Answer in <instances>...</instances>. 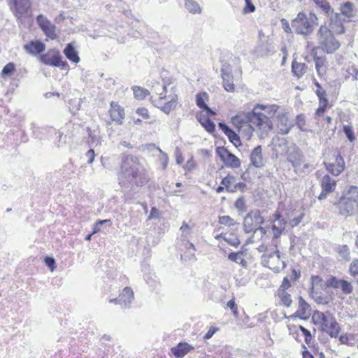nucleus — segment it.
Listing matches in <instances>:
<instances>
[{"label":"nucleus","mask_w":358,"mask_h":358,"mask_svg":"<svg viewBox=\"0 0 358 358\" xmlns=\"http://www.w3.org/2000/svg\"><path fill=\"white\" fill-rule=\"evenodd\" d=\"M338 253L340 257L345 261H349L350 259V249L346 245H340L338 248Z\"/></svg>","instance_id":"42"},{"label":"nucleus","mask_w":358,"mask_h":358,"mask_svg":"<svg viewBox=\"0 0 358 358\" xmlns=\"http://www.w3.org/2000/svg\"><path fill=\"white\" fill-rule=\"evenodd\" d=\"M245 6L243 8V13L245 14L253 13L255 10V6L252 3L251 0H245Z\"/></svg>","instance_id":"57"},{"label":"nucleus","mask_w":358,"mask_h":358,"mask_svg":"<svg viewBox=\"0 0 358 358\" xmlns=\"http://www.w3.org/2000/svg\"><path fill=\"white\" fill-rule=\"evenodd\" d=\"M235 207L239 211L240 213H243L246 211V205L243 198H238L235 202Z\"/></svg>","instance_id":"53"},{"label":"nucleus","mask_w":358,"mask_h":358,"mask_svg":"<svg viewBox=\"0 0 358 358\" xmlns=\"http://www.w3.org/2000/svg\"><path fill=\"white\" fill-rule=\"evenodd\" d=\"M322 187V192L318 196L319 200H323L326 199L327 196L333 192L336 186V181L331 178L329 175H324L321 180L320 183Z\"/></svg>","instance_id":"18"},{"label":"nucleus","mask_w":358,"mask_h":358,"mask_svg":"<svg viewBox=\"0 0 358 358\" xmlns=\"http://www.w3.org/2000/svg\"><path fill=\"white\" fill-rule=\"evenodd\" d=\"M287 161L291 164L294 173L299 176H303L308 173L310 165L301 150L294 143H292L286 151Z\"/></svg>","instance_id":"4"},{"label":"nucleus","mask_w":358,"mask_h":358,"mask_svg":"<svg viewBox=\"0 0 358 358\" xmlns=\"http://www.w3.org/2000/svg\"><path fill=\"white\" fill-rule=\"evenodd\" d=\"M45 45L40 41H32L24 45L25 51L31 55H36L45 50Z\"/></svg>","instance_id":"22"},{"label":"nucleus","mask_w":358,"mask_h":358,"mask_svg":"<svg viewBox=\"0 0 358 358\" xmlns=\"http://www.w3.org/2000/svg\"><path fill=\"white\" fill-rule=\"evenodd\" d=\"M341 280L338 279L336 276H330L326 282L325 286L328 288L338 289L340 287Z\"/></svg>","instance_id":"43"},{"label":"nucleus","mask_w":358,"mask_h":358,"mask_svg":"<svg viewBox=\"0 0 358 358\" xmlns=\"http://www.w3.org/2000/svg\"><path fill=\"white\" fill-rule=\"evenodd\" d=\"M313 60L315 64V69L319 76L325 75L327 69V62L325 56H313Z\"/></svg>","instance_id":"24"},{"label":"nucleus","mask_w":358,"mask_h":358,"mask_svg":"<svg viewBox=\"0 0 358 358\" xmlns=\"http://www.w3.org/2000/svg\"><path fill=\"white\" fill-rule=\"evenodd\" d=\"M89 138L92 144L97 145L101 143V137L99 135L95 133L90 132L89 134Z\"/></svg>","instance_id":"58"},{"label":"nucleus","mask_w":358,"mask_h":358,"mask_svg":"<svg viewBox=\"0 0 358 358\" xmlns=\"http://www.w3.org/2000/svg\"><path fill=\"white\" fill-rule=\"evenodd\" d=\"M45 265L50 268L52 271H53L55 268V259L51 257H46L45 259Z\"/></svg>","instance_id":"59"},{"label":"nucleus","mask_w":358,"mask_h":358,"mask_svg":"<svg viewBox=\"0 0 358 358\" xmlns=\"http://www.w3.org/2000/svg\"><path fill=\"white\" fill-rule=\"evenodd\" d=\"M278 296L284 306L286 307H289L291 306L292 302L291 295L286 291H278Z\"/></svg>","instance_id":"39"},{"label":"nucleus","mask_w":358,"mask_h":358,"mask_svg":"<svg viewBox=\"0 0 358 358\" xmlns=\"http://www.w3.org/2000/svg\"><path fill=\"white\" fill-rule=\"evenodd\" d=\"M14 15L20 20L22 16L27 14L31 8L29 0H8Z\"/></svg>","instance_id":"15"},{"label":"nucleus","mask_w":358,"mask_h":358,"mask_svg":"<svg viewBox=\"0 0 358 358\" xmlns=\"http://www.w3.org/2000/svg\"><path fill=\"white\" fill-rule=\"evenodd\" d=\"M343 131L349 141L353 142L355 140L354 131L351 126L344 125Z\"/></svg>","instance_id":"52"},{"label":"nucleus","mask_w":358,"mask_h":358,"mask_svg":"<svg viewBox=\"0 0 358 358\" xmlns=\"http://www.w3.org/2000/svg\"><path fill=\"white\" fill-rule=\"evenodd\" d=\"M109 112L112 121L115 122L117 124L121 125L124 118V108L119 104L111 102Z\"/></svg>","instance_id":"21"},{"label":"nucleus","mask_w":358,"mask_h":358,"mask_svg":"<svg viewBox=\"0 0 358 358\" xmlns=\"http://www.w3.org/2000/svg\"><path fill=\"white\" fill-rule=\"evenodd\" d=\"M262 264L274 271L279 273L281 269L286 267L285 262L280 260V254L278 250L270 253L265 252L262 255Z\"/></svg>","instance_id":"8"},{"label":"nucleus","mask_w":358,"mask_h":358,"mask_svg":"<svg viewBox=\"0 0 358 358\" xmlns=\"http://www.w3.org/2000/svg\"><path fill=\"white\" fill-rule=\"evenodd\" d=\"M317 24V17L314 13L304 12H299L291 23L296 34L304 36L311 34Z\"/></svg>","instance_id":"6"},{"label":"nucleus","mask_w":358,"mask_h":358,"mask_svg":"<svg viewBox=\"0 0 358 358\" xmlns=\"http://www.w3.org/2000/svg\"><path fill=\"white\" fill-rule=\"evenodd\" d=\"M349 273L358 285V259H354L349 266Z\"/></svg>","instance_id":"41"},{"label":"nucleus","mask_w":358,"mask_h":358,"mask_svg":"<svg viewBox=\"0 0 358 358\" xmlns=\"http://www.w3.org/2000/svg\"><path fill=\"white\" fill-rule=\"evenodd\" d=\"M180 230L185 236L189 235L191 232L190 227L185 222H183L182 226L180 228Z\"/></svg>","instance_id":"64"},{"label":"nucleus","mask_w":358,"mask_h":358,"mask_svg":"<svg viewBox=\"0 0 358 358\" xmlns=\"http://www.w3.org/2000/svg\"><path fill=\"white\" fill-rule=\"evenodd\" d=\"M136 113L138 114L139 115L142 116L145 119H148L150 117L148 110L145 108H137Z\"/></svg>","instance_id":"61"},{"label":"nucleus","mask_w":358,"mask_h":358,"mask_svg":"<svg viewBox=\"0 0 358 358\" xmlns=\"http://www.w3.org/2000/svg\"><path fill=\"white\" fill-rule=\"evenodd\" d=\"M221 76L222 78L226 77H233L231 73V68L229 64L224 63L222 64V69H221Z\"/></svg>","instance_id":"50"},{"label":"nucleus","mask_w":358,"mask_h":358,"mask_svg":"<svg viewBox=\"0 0 358 358\" xmlns=\"http://www.w3.org/2000/svg\"><path fill=\"white\" fill-rule=\"evenodd\" d=\"M264 218L259 210H250L245 217L243 230L246 234L252 233L259 225L264 224Z\"/></svg>","instance_id":"10"},{"label":"nucleus","mask_w":358,"mask_h":358,"mask_svg":"<svg viewBox=\"0 0 358 358\" xmlns=\"http://www.w3.org/2000/svg\"><path fill=\"white\" fill-rule=\"evenodd\" d=\"M254 51L257 55L263 57L264 55H268L271 52H273V46L272 45V43L268 41L265 42L262 41L255 47Z\"/></svg>","instance_id":"27"},{"label":"nucleus","mask_w":358,"mask_h":358,"mask_svg":"<svg viewBox=\"0 0 358 358\" xmlns=\"http://www.w3.org/2000/svg\"><path fill=\"white\" fill-rule=\"evenodd\" d=\"M296 124L302 131H306L305 116L303 114L298 115L296 117Z\"/></svg>","instance_id":"51"},{"label":"nucleus","mask_w":358,"mask_h":358,"mask_svg":"<svg viewBox=\"0 0 358 358\" xmlns=\"http://www.w3.org/2000/svg\"><path fill=\"white\" fill-rule=\"evenodd\" d=\"M208 99V94L203 92L201 93H198L196 95V106L201 108L203 109L204 108H207V104L206 103V101Z\"/></svg>","instance_id":"38"},{"label":"nucleus","mask_w":358,"mask_h":358,"mask_svg":"<svg viewBox=\"0 0 358 358\" xmlns=\"http://www.w3.org/2000/svg\"><path fill=\"white\" fill-rule=\"evenodd\" d=\"M278 108L275 104H257L251 112L247 113L248 120L255 124L262 134H268L273 129L271 118L275 115Z\"/></svg>","instance_id":"1"},{"label":"nucleus","mask_w":358,"mask_h":358,"mask_svg":"<svg viewBox=\"0 0 358 358\" xmlns=\"http://www.w3.org/2000/svg\"><path fill=\"white\" fill-rule=\"evenodd\" d=\"M322 279L318 275H313L311 277V287L309 290L310 296L318 304H327L329 300L327 296L317 287L322 286Z\"/></svg>","instance_id":"12"},{"label":"nucleus","mask_w":358,"mask_h":358,"mask_svg":"<svg viewBox=\"0 0 358 358\" xmlns=\"http://www.w3.org/2000/svg\"><path fill=\"white\" fill-rule=\"evenodd\" d=\"M40 59L41 62L46 65L59 67L63 70L69 69L67 62L62 60V57L57 50H49L46 53L41 55Z\"/></svg>","instance_id":"9"},{"label":"nucleus","mask_w":358,"mask_h":358,"mask_svg":"<svg viewBox=\"0 0 358 358\" xmlns=\"http://www.w3.org/2000/svg\"><path fill=\"white\" fill-rule=\"evenodd\" d=\"M185 8L192 14H200L202 12L201 7L195 0H185Z\"/></svg>","instance_id":"33"},{"label":"nucleus","mask_w":358,"mask_h":358,"mask_svg":"<svg viewBox=\"0 0 358 358\" xmlns=\"http://www.w3.org/2000/svg\"><path fill=\"white\" fill-rule=\"evenodd\" d=\"M224 239L229 244H230L231 245H233L234 247H238L241 243L239 239L237 237H230V236L227 237V234L224 235Z\"/></svg>","instance_id":"56"},{"label":"nucleus","mask_w":358,"mask_h":358,"mask_svg":"<svg viewBox=\"0 0 358 358\" xmlns=\"http://www.w3.org/2000/svg\"><path fill=\"white\" fill-rule=\"evenodd\" d=\"M216 153L227 166L231 168H238L241 166L240 159L226 148L217 147L216 148Z\"/></svg>","instance_id":"13"},{"label":"nucleus","mask_w":358,"mask_h":358,"mask_svg":"<svg viewBox=\"0 0 358 358\" xmlns=\"http://www.w3.org/2000/svg\"><path fill=\"white\" fill-rule=\"evenodd\" d=\"M123 178L138 187L144 186L148 182V178L143 173L139 159L132 155H127L122 159L121 179Z\"/></svg>","instance_id":"2"},{"label":"nucleus","mask_w":358,"mask_h":358,"mask_svg":"<svg viewBox=\"0 0 358 358\" xmlns=\"http://www.w3.org/2000/svg\"><path fill=\"white\" fill-rule=\"evenodd\" d=\"M291 287V283L287 277H285L283 278L282 282L278 291H286L288 288Z\"/></svg>","instance_id":"60"},{"label":"nucleus","mask_w":358,"mask_h":358,"mask_svg":"<svg viewBox=\"0 0 358 358\" xmlns=\"http://www.w3.org/2000/svg\"><path fill=\"white\" fill-rule=\"evenodd\" d=\"M313 1L326 15L332 13V11H334L327 0H313Z\"/></svg>","instance_id":"35"},{"label":"nucleus","mask_w":358,"mask_h":358,"mask_svg":"<svg viewBox=\"0 0 358 358\" xmlns=\"http://www.w3.org/2000/svg\"><path fill=\"white\" fill-rule=\"evenodd\" d=\"M310 311V306L308 303L303 299L302 296H299V309L296 312V315H299L302 318L303 315H306L309 314Z\"/></svg>","instance_id":"34"},{"label":"nucleus","mask_w":358,"mask_h":358,"mask_svg":"<svg viewBox=\"0 0 358 358\" xmlns=\"http://www.w3.org/2000/svg\"><path fill=\"white\" fill-rule=\"evenodd\" d=\"M64 54L68 59L74 63H78L80 62L78 52L76 51L75 47L71 43H69L64 48Z\"/></svg>","instance_id":"30"},{"label":"nucleus","mask_w":358,"mask_h":358,"mask_svg":"<svg viewBox=\"0 0 358 358\" xmlns=\"http://www.w3.org/2000/svg\"><path fill=\"white\" fill-rule=\"evenodd\" d=\"M196 118L208 132L213 133L215 130V123L206 115L202 113H197Z\"/></svg>","instance_id":"25"},{"label":"nucleus","mask_w":358,"mask_h":358,"mask_svg":"<svg viewBox=\"0 0 358 358\" xmlns=\"http://www.w3.org/2000/svg\"><path fill=\"white\" fill-rule=\"evenodd\" d=\"M218 127L228 137L229 141L236 148L241 145L240 136L224 122L218 123Z\"/></svg>","instance_id":"20"},{"label":"nucleus","mask_w":358,"mask_h":358,"mask_svg":"<svg viewBox=\"0 0 358 358\" xmlns=\"http://www.w3.org/2000/svg\"><path fill=\"white\" fill-rule=\"evenodd\" d=\"M219 223L225 226H234L236 224V222L233 218L229 215H223L219 217Z\"/></svg>","instance_id":"49"},{"label":"nucleus","mask_w":358,"mask_h":358,"mask_svg":"<svg viewBox=\"0 0 358 358\" xmlns=\"http://www.w3.org/2000/svg\"><path fill=\"white\" fill-rule=\"evenodd\" d=\"M307 66L306 64L297 62L296 61L292 62V71L294 76H296L298 78H301L304 75Z\"/></svg>","instance_id":"31"},{"label":"nucleus","mask_w":358,"mask_h":358,"mask_svg":"<svg viewBox=\"0 0 358 358\" xmlns=\"http://www.w3.org/2000/svg\"><path fill=\"white\" fill-rule=\"evenodd\" d=\"M281 23H282V29L283 30L286 32V33H291L292 32V28L289 25V23L288 22V21L285 19H282L281 20Z\"/></svg>","instance_id":"62"},{"label":"nucleus","mask_w":358,"mask_h":358,"mask_svg":"<svg viewBox=\"0 0 358 358\" xmlns=\"http://www.w3.org/2000/svg\"><path fill=\"white\" fill-rule=\"evenodd\" d=\"M193 349L190 345L187 343H180L176 347L171 348L172 353L177 358H182L191 350Z\"/></svg>","instance_id":"26"},{"label":"nucleus","mask_w":358,"mask_h":358,"mask_svg":"<svg viewBox=\"0 0 358 358\" xmlns=\"http://www.w3.org/2000/svg\"><path fill=\"white\" fill-rule=\"evenodd\" d=\"M317 48L327 54H332L339 49L340 42L334 37L331 31L325 25H322L317 32Z\"/></svg>","instance_id":"7"},{"label":"nucleus","mask_w":358,"mask_h":358,"mask_svg":"<svg viewBox=\"0 0 358 358\" xmlns=\"http://www.w3.org/2000/svg\"><path fill=\"white\" fill-rule=\"evenodd\" d=\"M328 99L327 97L319 99V107L315 111V114L318 116L322 115L327 108L328 107Z\"/></svg>","instance_id":"44"},{"label":"nucleus","mask_w":358,"mask_h":358,"mask_svg":"<svg viewBox=\"0 0 358 358\" xmlns=\"http://www.w3.org/2000/svg\"><path fill=\"white\" fill-rule=\"evenodd\" d=\"M152 87V90L156 93V94L159 96L160 99L166 98V93L167 91V87L166 85H164L162 86L159 83L155 82Z\"/></svg>","instance_id":"37"},{"label":"nucleus","mask_w":358,"mask_h":358,"mask_svg":"<svg viewBox=\"0 0 358 358\" xmlns=\"http://www.w3.org/2000/svg\"><path fill=\"white\" fill-rule=\"evenodd\" d=\"M338 213L343 217L355 215L358 212V187L350 186L338 203Z\"/></svg>","instance_id":"3"},{"label":"nucleus","mask_w":358,"mask_h":358,"mask_svg":"<svg viewBox=\"0 0 358 358\" xmlns=\"http://www.w3.org/2000/svg\"><path fill=\"white\" fill-rule=\"evenodd\" d=\"M155 106L160 108V110L164 113L169 114L177 106V96H173L171 100L165 103L164 105L155 104Z\"/></svg>","instance_id":"32"},{"label":"nucleus","mask_w":358,"mask_h":358,"mask_svg":"<svg viewBox=\"0 0 358 358\" xmlns=\"http://www.w3.org/2000/svg\"><path fill=\"white\" fill-rule=\"evenodd\" d=\"M234 179V177L227 176L222 179L221 184L223 186H224L225 187L228 188Z\"/></svg>","instance_id":"63"},{"label":"nucleus","mask_w":358,"mask_h":358,"mask_svg":"<svg viewBox=\"0 0 358 358\" xmlns=\"http://www.w3.org/2000/svg\"><path fill=\"white\" fill-rule=\"evenodd\" d=\"M273 220H271L272 223L271 230L273 232V238H278L285 229L287 221L282 217V215L276 212L273 215Z\"/></svg>","instance_id":"16"},{"label":"nucleus","mask_w":358,"mask_h":358,"mask_svg":"<svg viewBox=\"0 0 358 358\" xmlns=\"http://www.w3.org/2000/svg\"><path fill=\"white\" fill-rule=\"evenodd\" d=\"M223 80V87L224 90L229 92H233L235 90V86L233 82V77L222 78Z\"/></svg>","instance_id":"46"},{"label":"nucleus","mask_w":358,"mask_h":358,"mask_svg":"<svg viewBox=\"0 0 358 358\" xmlns=\"http://www.w3.org/2000/svg\"><path fill=\"white\" fill-rule=\"evenodd\" d=\"M329 17V27L333 33L337 34H343L345 33V28L343 27V20L341 18V15L339 13L332 11L327 15Z\"/></svg>","instance_id":"17"},{"label":"nucleus","mask_w":358,"mask_h":358,"mask_svg":"<svg viewBox=\"0 0 358 358\" xmlns=\"http://www.w3.org/2000/svg\"><path fill=\"white\" fill-rule=\"evenodd\" d=\"M315 324H320L322 331L331 338L338 337L341 328L335 317L329 311H316L313 315Z\"/></svg>","instance_id":"5"},{"label":"nucleus","mask_w":358,"mask_h":358,"mask_svg":"<svg viewBox=\"0 0 358 358\" xmlns=\"http://www.w3.org/2000/svg\"><path fill=\"white\" fill-rule=\"evenodd\" d=\"M299 329H300V331L303 333V334L305 336V342L307 344H309L310 341L312 340V336H311L310 331L301 325H300L299 327Z\"/></svg>","instance_id":"55"},{"label":"nucleus","mask_w":358,"mask_h":358,"mask_svg":"<svg viewBox=\"0 0 358 358\" xmlns=\"http://www.w3.org/2000/svg\"><path fill=\"white\" fill-rule=\"evenodd\" d=\"M243 256V252H230L228 255V259L231 261L234 262L236 263L239 262V260L241 259V257Z\"/></svg>","instance_id":"54"},{"label":"nucleus","mask_w":358,"mask_h":358,"mask_svg":"<svg viewBox=\"0 0 358 358\" xmlns=\"http://www.w3.org/2000/svg\"><path fill=\"white\" fill-rule=\"evenodd\" d=\"M345 294H350L353 292V286L349 281L342 279L339 287Z\"/></svg>","instance_id":"45"},{"label":"nucleus","mask_w":358,"mask_h":358,"mask_svg":"<svg viewBox=\"0 0 358 358\" xmlns=\"http://www.w3.org/2000/svg\"><path fill=\"white\" fill-rule=\"evenodd\" d=\"M231 122L237 129L238 131L242 135L250 138L255 126L248 120L247 115L245 119L241 115H236L231 118Z\"/></svg>","instance_id":"11"},{"label":"nucleus","mask_w":358,"mask_h":358,"mask_svg":"<svg viewBox=\"0 0 358 358\" xmlns=\"http://www.w3.org/2000/svg\"><path fill=\"white\" fill-rule=\"evenodd\" d=\"M251 164L256 168H261L264 166L262 148L261 145L255 147L250 156Z\"/></svg>","instance_id":"23"},{"label":"nucleus","mask_w":358,"mask_h":358,"mask_svg":"<svg viewBox=\"0 0 358 358\" xmlns=\"http://www.w3.org/2000/svg\"><path fill=\"white\" fill-rule=\"evenodd\" d=\"M352 3L349 1L345 2L341 8V13H340L341 15H343L348 17L352 16Z\"/></svg>","instance_id":"48"},{"label":"nucleus","mask_w":358,"mask_h":358,"mask_svg":"<svg viewBox=\"0 0 358 358\" xmlns=\"http://www.w3.org/2000/svg\"><path fill=\"white\" fill-rule=\"evenodd\" d=\"M278 129L279 130V133L281 134H288L292 127V124L289 122L287 117L285 115H278Z\"/></svg>","instance_id":"28"},{"label":"nucleus","mask_w":358,"mask_h":358,"mask_svg":"<svg viewBox=\"0 0 358 358\" xmlns=\"http://www.w3.org/2000/svg\"><path fill=\"white\" fill-rule=\"evenodd\" d=\"M119 296L122 299L123 306L125 308H129L130 304L131 303L134 299V292L132 289L129 287H124Z\"/></svg>","instance_id":"29"},{"label":"nucleus","mask_w":358,"mask_h":358,"mask_svg":"<svg viewBox=\"0 0 358 358\" xmlns=\"http://www.w3.org/2000/svg\"><path fill=\"white\" fill-rule=\"evenodd\" d=\"M333 157L334 162H324L323 164L329 173L334 176H338L344 171L345 164L343 157L338 152H335Z\"/></svg>","instance_id":"14"},{"label":"nucleus","mask_w":358,"mask_h":358,"mask_svg":"<svg viewBox=\"0 0 358 358\" xmlns=\"http://www.w3.org/2000/svg\"><path fill=\"white\" fill-rule=\"evenodd\" d=\"M36 22L46 36L54 39L56 38L55 26L47 17L40 14L36 17Z\"/></svg>","instance_id":"19"},{"label":"nucleus","mask_w":358,"mask_h":358,"mask_svg":"<svg viewBox=\"0 0 358 358\" xmlns=\"http://www.w3.org/2000/svg\"><path fill=\"white\" fill-rule=\"evenodd\" d=\"M15 70V64L12 62H9L3 68L1 75L3 78L10 76Z\"/></svg>","instance_id":"47"},{"label":"nucleus","mask_w":358,"mask_h":358,"mask_svg":"<svg viewBox=\"0 0 358 358\" xmlns=\"http://www.w3.org/2000/svg\"><path fill=\"white\" fill-rule=\"evenodd\" d=\"M273 144L276 149L280 148L282 151H285V152L287 150V148L290 146L288 145L287 140L283 138H278L276 139H273Z\"/></svg>","instance_id":"40"},{"label":"nucleus","mask_w":358,"mask_h":358,"mask_svg":"<svg viewBox=\"0 0 358 358\" xmlns=\"http://www.w3.org/2000/svg\"><path fill=\"white\" fill-rule=\"evenodd\" d=\"M131 89L133 90L134 97L136 99L143 100L146 96L150 95L149 90H148L145 88H143V87H139V86H134V87H132Z\"/></svg>","instance_id":"36"}]
</instances>
